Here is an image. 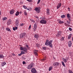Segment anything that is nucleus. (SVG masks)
<instances>
[{
  "instance_id": "nucleus-1",
  "label": "nucleus",
  "mask_w": 73,
  "mask_h": 73,
  "mask_svg": "<svg viewBox=\"0 0 73 73\" xmlns=\"http://www.w3.org/2000/svg\"><path fill=\"white\" fill-rule=\"evenodd\" d=\"M53 42V40H51L49 41L48 39H46V41L45 43V45L49 46L50 48L53 47V45L52 43Z\"/></svg>"
},
{
  "instance_id": "nucleus-2",
  "label": "nucleus",
  "mask_w": 73,
  "mask_h": 73,
  "mask_svg": "<svg viewBox=\"0 0 73 73\" xmlns=\"http://www.w3.org/2000/svg\"><path fill=\"white\" fill-rule=\"evenodd\" d=\"M20 49L21 50H23V51H22L21 52V54H25V53H27V51H28V49L26 48V47L24 46L23 47H21L20 48Z\"/></svg>"
},
{
  "instance_id": "nucleus-3",
  "label": "nucleus",
  "mask_w": 73,
  "mask_h": 73,
  "mask_svg": "<svg viewBox=\"0 0 73 73\" xmlns=\"http://www.w3.org/2000/svg\"><path fill=\"white\" fill-rule=\"evenodd\" d=\"M40 7H36L35 9V11H36V12L38 13H39L40 12Z\"/></svg>"
},
{
  "instance_id": "nucleus-4",
  "label": "nucleus",
  "mask_w": 73,
  "mask_h": 73,
  "mask_svg": "<svg viewBox=\"0 0 73 73\" xmlns=\"http://www.w3.org/2000/svg\"><path fill=\"white\" fill-rule=\"evenodd\" d=\"M33 65H34L33 63L30 64L28 66L27 69H31V68H32L33 67Z\"/></svg>"
},
{
  "instance_id": "nucleus-5",
  "label": "nucleus",
  "mask_w": 73,
  "mask_h": 73,
  "mask_svg": "<svg viewBox=\"0 0 73 73\" xmlns=\"http://www.w3.org/2000/svg\"><path fill=\"white\" fill-rule=\"evenodd\" d=\"M40 24H46V21L45 20L42 19L40 21Z\"/></svg>"
},
{
  "instance_id": "nucleus-6",
  "label": "nucleus",
  "mask_w": 73,
  "mask_h": 73,
  "mask_svg": "<svg viewBox=\"0 0 73 73\" xmlns=\"http://www.w3.org/2000/svg\"><path fill=\"white\" fill-rule=\"evenodd\" d=\"M25 35H26L25 33H23L21 34L20 35V38H23L24 36H25Z\"/></svg>"
},
{
  "instance_id": "nucleus-7",
  "label": "nucleus",
  "mask_w": 73,
  "mask_h": 73,
  "mask_svg": "<svg viewBox=\"0 0 73 73\" xmlns=\"http://www.w3.org/2000/svg\"><path fill=\"white\" fill-rule=\"evenodd\" d=\"M31 72L33 73H36V70L35 68H32L31 70Z\"/></svg>"
},
{
  "instance_id": "nucleus-8",
  "label": "nucleus",
  "mask_w": 73,
  "mask_h": 73,
  "mask_svg": "<svg viewBox=\"0 0 73 73\" xmlns=\"http://www.w3.org/2000/svg\"><path fill=\"white\" fill-rule=\"evenodd\" d=\"M19 20L18 19H17L16 22H15V25L17 27H18L19 26Z\"/></svg>"
},
{
  "instance_id": "nucleus-9",
  "label": "nucleus",
  "mask_w": 73,
  "mask_h": 73,
  "mask_svg": "<svg viewBox=\"0 0 73 73\" xmlns=\"http://www.w3.org/2000/svg\"><path fill=\"white\" fill-rule=\"evenodd\" d=\"M62 33V31H59L58 32L57 34V36H58L59 37L61 35V33Z\"/></svg>"
},
{
  "instance_id": "nucleus-10",
  "label": "nucleus",
  "mask_w": 73,
  "mask_h": 73,
  "mask_svg": "<svg viewBox=\"0 0 73 73\" xmlns=\"http://www.w3.org/2000/svg\"><path fill=\"white\" fill-rule=\"evenodd\" d=\"M61 3H58V4L57 6V9H59V8H60L61 7Z\"/></svg>"
},
{
  "instance_id": "nucleus-11",
  "label": "nucleus",
  "mask_w": 73,
  "mask_h": 73,
  "mask_svg": "<svg viewBox=\"0 0 73 73\" xmlns=\"http://www.w3.org/2000/svg\"><path fill=\"white\" fill-rule=\"evenodd\" d=\"M46 13L47 15H50V12H49L50 10L49 9H46Z\"/></svg>"
},
{
  "instance_id": "nucleus-12",
  "label": "nucleus",
  "mask_w": 73,
  "mask_h": 73,
  "mask_svg": "<svg viewBox=\"0 0 73 73\" xmlns=\"http://www.w3.org/2000/svg\"><path fill=\"white\" fill-rule=\"evenodd\" d=\"M59 65V63L57 62H55L53 64V65H54V66H58V65Z\"/></svg>"
},
{
  "instance_id": "nucleus-13",
  "label": "nucleus",
  "mask_w": 73,
  "mask_h": 73,
  "mask_svg": "<svg viewBox=\"0 0 73 73\" xmlns=\"http://www.w3.org/2000/svg\"><path fill=\"white\" fill-rule=\"evenodd\" d=\"M68 46L69 47H71L72 45V42L71 41H70L68 42Z\"/></svg>"
},
{
  "instance_id": "nucleus-14",
  "label": "nucleus",
  "mask_w": 73,
  "mask_h": 73,
  "mask_svg": "<svg viewBox=\"0 0 73 73\" xmlns=\"http://www.w3.org/2000/svg\"><path fill=\"white\" fill-rule=\"evenodd\" d=\"M11 19H9L7 22V24L8 25L11 24Z\"/></svg>"
},
{
  "instance_id": "nucleus-15",
  "label": "nucleus",
  "mask_w": 73,
  "mask_h": 73,
  "mask_svg": "<svg viewBox=\"0 0 73 73\" xmlns=\"http://www.w3.org/2000/svg\"><path fill=\"white\" fill-rule=\"evenodd\" d=\"M36 28H37V25L36 24H35L34 26V29L35 31V30H36Z\"/></svg>"
},
{
  "instance_id": "nucleus-16",
  "label": "nucleus",
  "mask_w": 73,
  "mask_h": 73,
  "mask_svg": "<svg viewBox=\"0 0 73 73\" xmlns=\"http://www.w3.org/2000/svg\"><path fill=\"white\" fill-rule=\"evenodd\" d=\"M34 37L36 38H38L39 37V35H38V34H35L34 36Z\"/></svg>"
},
{
  "instance_id": "nucleus-17",
  "label": "nucleus",
  "mask_w": 73,
  "mask_h": 73,
  "mask_svg": "<svg viewBox=\"0 0 73 73\" xmlns=\"http://www.w3.org/2000/svg\"><path fill=\"white\" fill-rule=\"evenodd\" d=\"M6 63H5V62H3L1 64V66H3L4 65H6Z\"/></svg>"
},
{
  "instance_id": "nucleus-18",
  "label": "nucleus",
  "mask_w": 73,
  "mask_h": 73,
  "mask_svg": "<svg viewBox=\"0 0 73 73\" xmlns=\"http://www.w3.org/2000/svg\"><path fill=\"white\" fill-rule=\"evenodd\" d=\"M14 12H15L14 10L13 9L10 11V13L11 14V15H12V14H13V13H14Z\"/></svg>"
},
{
  "instance_id": "nucleus-19",
  "label": "nucleus",
  "mask_w": 73,
  "mask_h": 73,
  "mask_svg": "<svg viewBox=\"0 0 73 73\" xmlns=\"http://www.w3.org/2000/svg\"><path fill=\"white\" fill-rule=\"evenodd\" d=\"M72 34H70L68 36V39H70L71 37Z\"/></svg>"
},
{
  "instance_id": "nucleus-20",
  "label": "nucleus",
  "mask_w": 73,
  "mask_h": 73,
  "mask_svg": "<svg viewBox=\"0 0 73 73\" xmlns=\"http://www.w3.org/2000/svg\"><path fill=\"white\" fill-rule=\"evenodd\" d=\"M4 58V56L3 54H0V58Z\"/></svg>"
},
{
  "instance_id": "nucleus-21",
  "label": "nucleus",
  "mask_w": 73,
  "mask_h": 73,
  "mask_svg": "<svg viewBox=\"0 0 73 73\" xmlns=\"http://www.w3.org/2000/svg\"><path fill=\"white\" fill-rule=\"evenodd\" d=\"M70 14L69 13H68L67 14V19L68 18H70Z\"/></svg>"
},
{
  "instance_id": "nucleus-22",
  "label": "nucleus",
  "mask_w": 73,
  "mask_h": 73,
  "mask_svg": "<svg viewBox=\"0 0 73 73\" xmlns=\"http://www.w3.org/2000/svg\"><path fill=\"white\" fill-rule=\"evenodd\" d=\"M24 15L25 16H27L28 14H27V11H24Z\"/></svg>"
},
{
  "instance_id": "nucleus-23",
  "label": "nucleus",
  "mask_w": 73,
  "mask_h": 73,
  "mask_svg": "<svg viewBox=\"0 0 73 73\" xmlns=\"http://www.w3.org/2000/svg\"><path fill=\"white\" fill-rule=\"evenodd\" d=\"M19 15V12L17 11L16 13H15V15L17 16Z\"/></svg>"
},
{
  "instance_id": "nucleus-24",
  "label": "nucleus",
  "mask_w": 73,
  "mask_h": 73,
  "mask_svg": "<svg viewBox=\"0 0 73 73\" xmlns=\"http://www.w3.org/2000/svg\"><path fill=\"white\" fill-rule=\"evenodd\" d=\"M61 63L62 64V65L63 66H64V67H65V64H64V63L63 62H62Z\"/></svg>"
},
{
  "instance_id": "nucleus-25",
  "label": "nucleus",
  "mask_w": 73,
  "mask_h": 73,
  "mask_svg": "<svg viewBox=\"0 0 73 73\" xmlns=\"http://www.w3.org/2000/svg\"><path fill=\"white\" fill-rule=\"evenodd\" d=\"M52 68H53V67L52 66L50 67L48 69L49 71H50V70L52 69Z\"/></svg>"
},
{
  "instance_id": "nucleus-26",
  "label": "nucleus",
  "mask_w": 73,
  "mask_h": 73,
  "mask_svg": "<svg viewBox=\"0 0 73 73\" xmlns=\"http://www.w3.org/2000/svg\"><path fill=\"white\" fill-rule=\"evenodd\" d=\"M6 29L7 31H9V32H11V30L9 28H8L7 27Z\"/></svg>"
},
{
  "instance_id": "nucleus-27",
  "label": "nucleus",
  "mask_w": 73,
  "mask_h": 73,
  "mask_svg": "<svg viewBox=\"0 0 73 73\" xmlns=\"http://www.w3.org/2000/svg\"><path fill=\"white\" fill-rule=\"evenodd\" d=\"M64 62L66 63V62H68V59H64Z\"/></svg>"
},
{
  "instance_id": "nucleus-28",
  "label": "nucleus",
  "mask_w": 73,
  "mask_h": 73,
  "mask_svg": "<svg viewBox=\"0 0 73 73\" xmlns=\"http://www.w3.org/2000/svg\"><path fill=\"white\" fill-rule=\"evenodd\" d=\"M59 24H63V23H64V22H63L62 21H59Z\"/></svg>"
},
{
  "instance_id": "nucleus-29",
  "label": "nucleus",
  "mask_w": 73,
  "mask_h": 73,
  "mask_svg": "<svg viewBox=\"0 0 73 73\" xmlns=\"http://www.w3.org/2000/svg\"><path fill=\"white\" fill-rule=\"evenodd\" d=\"M65 15H62L61 16V18H65Z\"/></svg>"
},
{
  "instance_id": "nucleus-30",
  "label": "nucleus",
  "mask_w": 73,
  "mask_h": 73,
  "mask_svg": "<svg viewBox=\"0 0 73 73\" xmlns=\"http://www.w3.org/2000/svg\"><path fill=\"white\" fill-rule=\"evenodd\" d=\"M7 18L6 17H4L3 19L2 20H3V21L4 20H7Z\"/></svg>"
},
{
  "instance_id": "nucleus-31",
  "label": "nucleus",
  "mask_w": 73,
  "mask_h": 73,
  "mask_svg": "<svg viewBox=\"0 0 73 73\" xmlns=\"http://www.w3.org/2000/svg\"><path fill=\"white\" fill-rule=\"evenodd\" d=\"M31 9H32V8L29 7L27 9V10L28 11H31Z\"/></svg>"
},
{
  "instance_id": "nucleus-32",
  "label": "nucleus",
  "mask_w": 73,
  "mask_h": 73,
  "mask_svg": "<svg viewBox=\"0 0 73 73\" xmlns=\"http://www.w3.org/2000/svg\"><path fill=\"white\" fill-rule=\"evenodd\" d=\"M60 41H63L64 40V37H62V38L60 39Z\"/></svg>"
},
{
  "instance_id": "nucleus-33",
  "label": "nucleus",
  "mask_w": 73,
  "mask_h": 73,
  "mask_svg": "<svg viewBox=\"0 0 73 73\" xmlns=\"http://www.w3.org/2000/svg\"><path fill=\"white\" fill-rule=\"evenodd\" d=\"M34 54H35V55L36 56H38V53L37 52H34Z\"/></svg>"
},
{
  "instance_id": "nucleus-34",
  "label": "nucleus",
  "mask_w": 73,
  "mask_h": 73,
  "mask_svg": "<svg viewBox=\"0 0 73 73\" xmlns=\"http://www.w3.org/2000/svg\"><path fill=\"white\" fill-rule=\"evenodd\" d=\"M23 7L24 8V9H27V6H25V5H23Z\"/></svg>"
},
{
  "instance_id": "nucleus-35",
  "label": "nucleus",
  "mask_w": 73,
  "mask_h": 73,
  "mask_svg": "<svg viewBox=\"0 0 73 73\" xmlns=\"http://www.w3.org/2000/svg\"><path fill=\"white\" fill-rule=\"evenodd\" d=\"M30 21L31 22H33V23H35V21L34 20H33L32 19H30Z\"/></svg>"
},
{
  "instance_id": "nucleus-36",
  "label": "nucleus",
  "mask_w": 73,
  "mask_h": 73,
  "mask_svg": "<svg viewBox=\"0 0 73 73\" xmlns=\"http://www.w3.org/2000/svg\"><path fill=\"white\" fill-rule=\"evenodd\" d=\"M38 51L37 50H34V53H37V52H38Z\"/></svg>"
},
{
  "instance_id": "nucleus-37",
  "label": "nucleus",
  "mask_w": 73,
  "mask_h": 73,
  "mask_svg": "<svg viewBox=\"0 0 73 73\" xmlns=\"http://www.w3.org/2000/svg\"><path fill=\"white\" fill-rule=\"evenodd\" d=\"M41 1V0H38L37 3V4H38L40 3V2Z\"/></svg>"
},
{
  "instance_id": "nucleus-38",
  "label": "nucleus",
  "mask_w": 73,
  "mask_h": 73,
  "mask_svg": "<svg viewBox=\"0 0 73 73\" xmlns=\"http://www.w3.org/2000/svg\"><path fill=\"white\" fill-rule=\"evenodd\" d=\"M69 30L70 31H72V28L70 27H69Z\"/></svg>"
},
{
  "instance_id": "nucleus-39",
  "label": "nucleus",
  "mask_w": 73,
  "mask_h": 73,
  "mask_svg": "<svg viewBox=\"0 0 73 73\" xmlns=\"http://www.w3.org/2000/svg\"><path fill=\"white\" fill-rule=\"evenodd\" d=\"M69 73H73V72L71 71L70 70H69Z\"/></svg>"
},
{
  "instance_id": "nucleus-40",
  "label": "nucleus",
  "mask_w": 73,
  "mask_h": 73,
  "mask_svg": "<svg viewBox=\"0 0 73 73\" xmlns=\"http://www.w3.org/2000/svg\"><path fill=\"white\" fill-rule=\"evenodd\" d=\"M42 49L44 50H45V49H46V47H42Z\"/></svg>"
},
{
  "instance_id": "nucleus-41",
  "label": "nucleus",
  "mask_w": 73,
  "mask_h": 73,
  "mask_svg": "<svg viewBox=\"0 0 73 73\" xmlns=\"http://www.w3.org/2000/svg\"><path fill=\"white\" fill-rule=\"evenodd\" d=\"M64 25L65 26H67L68 25H69L66 23H64Z\"/></svg>"
},
{
  "instance_id": "nucleus-42",
  "label": "nucleus",
  "mask_w": 73,
  "mask_h": 73,
  "mask_svg": "<svg viewBox=\"0 0 73 73\" xmlns=\"http://www.w3.org/2000/svg\"><path fill=\"white\" fill-rule=\"evenodd\" d=\"M31 28V25H30L29 28V30Z\"/></svg>"
},
{
  "instance_id": "nucleus-43",
  "label": "nucleus",
  "mask_w": 73,
  "mask_h": 73,
  "mask_svg": "<svg viewBox=\"0 0 73 73\" xmlns=\"http://www.w3.org/2000/svg\"><path fill=\"white\" fill-rule=\"evenodd\" d=\"M67 24H70V21H67Z\"/></svg>"
},
{
  "instance_id": "nucleus-44",
  "label": "nucleus",
  "mask_w": 73,
  "mask_h": 73,
  "mask_svg": "<svg viewBox=\"0 0 73 73\" xmlns=\"http://www.w3.org/2000/svg\"><path fill=\"white\" fill-rule=\"evenodd\" d=\"M23 25H24V24H23V23H22L21 25V27H23Z\"/></svg>"
},
{
  "instance_id": "nucleus-45",
  "label": "nucleus",
  "mask_w": 73,
  "mask_h": 73,
  "mask_svg": "<svg viewBox=\"0 0 73 73\" xmlns=\"http://www.w3.org/2000/svg\"><path fill=\"white\" fill-rule=\"evenodd\" d=\"M21 55H22V54H21V53L18 54V56H21Z\"/></svg>"
},
{
  "instance_id": "nucleus-46",
  "label": "nucleus",
  "mask_w": 73,
  "mask_h": 73,
  "mask_svg": "<svg viewBox=\"0 0 73 73\" xmlns=\"http://www.w3.org/2000/svg\"><path fill=\"white\" fill-rule=\"evenodd\" d=\"M23 65H24V64H25V62L24 61L23 62Z\"/></svg>"
},
{
  "instance_id": "nucleus-47",
  "label": "nucleus",
  "mask_w": 73,
  "mask_h": 73,
  "mask_svg": "<svg viewBox=\"0 0 73 73\" xmlns=\"http://www.w3.org/2000/svg\"><path fill=\"white\" fill-rule=\"evenodd\" d=\"M35 17L36 18V19H38V17H37V16H35Z\"/></svg>"
},
{
  "instance_id": "nucleus-48",
  "label": "nucleus",
  "mask_w": 73,
  "mask_h": 73,
  "mask_svg": "<svg viewBox=\"0 0 73 73\" xmlns=\"http://www.w3.org/2000/svg\"><path fill=\"white\" fill-rule=\"evenodd\" d=\"M15 29H16V30H17V29L18 28L17 27H15Z\"/></svg>"
},
{
  "instance_id": "nucleus-49",
  "label": "nucleus",
  "mask_w": 73,
  "mask_h": 73,
  "mask_svg": "<svg viewBox=\"0 0 73 73\" xmlns=\"http://www.w3.org/2000/svg\"><path fill=\"white\" fill-rule=\"evenodd\" d=\"M68 9H69L68 10V11H70V8H69V7H68Z\"/></svg>"
},
{
  "instance_id": "nucleus-50",
  "label": "nucleus",
  "mask_w": 73,
  "mask_h": 73,
  "mask_svg": "<svg viewBox=\"0 0 73 73\" xmlns=\"http://www.w3.org/2000/svg\"><path fill=\"white\" fill-rule=\"evenodd\" d=\"M13 29L14 31H15V27H13Z\"/></svg>"
},
{
  "instance_id": "nucleus-51",
  "label": "nucleus",
  "mask_w": 73,
  "mask_h": 73,
  "mask_svg": "<svg viewBox=\"0 0 73 73\" xmlns=\"http://www.w3.org/2000/svg\"><path fill=\"white\" fill-rule=\"evenodd\" d=\"M12 54H13V56H16V55L13 53Z\"/></svg>"
},
{
  "instance_id": "nucleus-52",
  "label": "nucleus",
  "mask_w": 73,
  "mask_h": 73,
  "mask_svg": "<svg viewBox=\"0 0 73 73\" xmlns=\"http://www.w3.org/2000/svg\"><path fill=\"white\" fill-rule=\"evenodd\" d=\"M68 20L70 21H71V19H70V18H68Z\"/></svg>"
},
{
  "instance_id": "nucleus-53",
  "label": "nucleus",
  "mask_w": 73,
  "mask_h": 73,
  "mask_svg": "<svg viewBox=\"0 0 73 73\" xmlns=\"http://www.w3.org/2000/svg\"><path fill=\"white\" fill-rule=\"evenodd\" d=\"M26 46L27 48H28V45H26Z\"/></svg>"
},
{
  "instance_id": "nucleus-54",
  "label": "nucleus",
  "mask_w": 73,
  "mask_h": 73,
  "mask_svg": "<svg viewBox=\"0 0 73 73\" xmlns=\"http://www.w3.org/2000/svg\"><path fill=\"white\" fill-rule=\"evenodd\" d=\"M45 60V59H42V61H44V60Z\"/></svg>"
},
{
  "instance_id": "nucleus-55",
  "label": "nucleus",
  "mask_w": 73,
  "mask_h": 73,
  "mask_svg": "<svg viewBox=\"0 0 73 73\" xmlns=\"http://www.w3.org/2000/svg\"><path fill=\"white\" fill-rule=\"evenodd\" d=\"M1 11H0V15H1Z\"/></svg>"
},
{
  "instance_id": "nucleus-56",
  "label": "nucleus",
  "mask_w": 73,
  "mask_h": 73,
  "mask_svg": "<svg viewBox=\"0 0 73 73\" xmlns=\"http://www.w3.org/2000/svg\"><path fill=\"white\" fill-rule=\"evenodd\" d=\"M22 13V12H21V11H20V13Z\"/></svg>"
},
{
  "instance_id": "nucleus-57",
  "label": "nucleus",
  "mask_w": 73,
  "mask_h": 73,
  "mask_svg": "<svg viewBox=\"0 0 73 73\" xmlns=\"http://www.w3.org/2000/svg\"><path fill=\"white\" fill-rule=\"evenodd\" d=\"M23 73H25V71L23 72Z\"/></svg>"
},
{
  "instance_id": "nucleus-58",
  "label": "nucleus",
  "mask_w": 73,
  "mask_h": 73,
  "mask_svg": "<svg viewBox=\"0 0 73 73\" xmlns=\"http://www.w3.org/2000/svg\"><path fill=\"white\" fill-rule=\"evenodd\" d=\"M15 30L16 31V28L15 27Z\"/></svg>"
},
{
  "instance_id": "nucleus-59",
  "label": "nucleus",
  "mask_w": 73,
  "mask_h": 73,
  "mask_svg": "<svg viewBox=\"0 0 73 73\" xmlns=\"http://www.w3.org/2000/svg\"><path fill=\"white\" fill-rule=\"evenodd\" d=\"M0 46H1V44H0Z\"/></svg>"
}]
</instances>
